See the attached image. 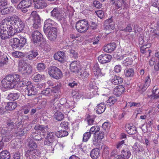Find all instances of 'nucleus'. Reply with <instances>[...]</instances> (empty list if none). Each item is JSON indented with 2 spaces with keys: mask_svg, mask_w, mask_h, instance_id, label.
I'll return each instance as SVG.
<instances>
[{
  "mask_svg": "<svg viewBox=\"0 0 159 159\" xmlns=\"http://www.w3.org/2000/svg\"><path fill=\"white\" fill-rule=\"evenodd\" d=\"M7 23L2 22L0 25V36L2 40L10 38L16 33L22 31L25 25L16 15H12L6 19Z\"/></svg>",
  "mask_w": 159,
  "mask_h": 159,
  "instance_id": "obj_1",
  "label": "nucleus"
},
{
  "mask_svg": "<svg viewBox=\"0 0 159 159\" xmlns=\"http://www.w3.org/2000/svg\"><path fill=\"white\" fill-rule=\"evenodd\" d=\"M20 76L17 74L7 75L2 80V86L5 89H13L19 82Z\"/></svg>",
  "mask_w": 159,
  "mask_h": 159,
  "instance_id": "obj_2",
  "label": "nucleus"
},
{
  "mask_svg": "<svg viewBox=\"0 0 159 159\" xmlns=\"http://www.w3.org/2000/svg\"><path fill=\"white\" fill-rule=\"evenodd\" d=\"M88 21L85 19L80 20L76 23V28L80 33L86 31L89 28Z\"/></svg>",
  "mask_w": 159,
  "mask_h": 159,
  "instance_id": "obj_3",
  "label": "nucleus"
},
{
  "mask_svg": "<svg viewBox=\"0 0 159 159\" xmlns=\"http://www.w3.org/2000/svg\"><path fill=\"white\" fill-rule=\"evenodd\" d=\"M32 3L31 0H21L18 4L17 8L20 9L23 12L25 13L28 11L27 8L31 6Z\"/></svg>",
  "mask_w": 159,
  "mask_h": 159,
  "instance_id": "obj_4",
  "label": "nucleus"
},
{
  "mask_svg": "<svg viewBox=\"0 0 159 159\" xmlns=\"http://www.w3.org/2000/svg\"><path fill=\"white\" fill-rule=\"evenodd\" d=\"M48 74L50 76L57 79H60L62 75L61 70L55 66H53L50 68Z\"/></svg>",
  "mask_w": 159,
  "mask_h": 159,
  "instance_id": "obj_5",
  "label": "nucleus"
},
{
  "mask_svg": "<svg viewBox=\"0 0 159 159\" xmlns=\"http://www.w3.org/2000/svg\"><path fill=\"white\" fill-rule=\"evenodd\" d=\"M45 33L47 34V37L50 40L53 41L57 38V29L54 27H52L50 29L48 30V31L45 32V30H44Z\"/></svg>",
  "mask_w": 159,
  "mask_h": 159,
  "instance_id": "obj_6",
  "label": "nucleus"
},
{
  "mask_svg": "<svg viewBox=\"0 0 159 159\" xmlns=\"http://www.w3.org/2000/svg\"><path fill=\"white\" fill-rule=\"evenodd\" d=\"M50 13L52 16L56 18L59 21L61 20L62 18H63L62 15L66 14L65 13L61 12L60 9L58 7L54 8Z\"/></svg>",
  "mask_w": 159,
  "mask_h": 159,
  "instance_id": "obj_7",
  "label": "nucleus"
},
{
  "mask_svg": "<svg viewBox=\"0 0 159 159\" xmlns=\"http://www.w3.org/2000/svg\"><path fill=\"white\" fill-rule=\"evenodd\" d=\"M6 0H0V13L2 15H5L9 13L11 10V7L3 8L4 6L7 5Z\"/></svg>",
  "mask_w": 159,
  "mask_h": 159,
  "instance_id": "obj_8",
  "label": "nucleus"
},
{
  "mask_svg": "<svg viewBox=\"0 0 159 159\" xmlns=\"http://www.w3.org/2000/svg\"><path fill=\"white\" fill-rule=\"evenodd\" d=\"M34 22L33 27L35 29H38L40 26V19L39 15L35 12H33L31 15Z\"/></svg>",
  "mask_w": 159,
  "mask_h": 159,
  "instance_id": "obj_9",
  "label": "nucleus"
},
{
  "mask_svg": "<svg viewBox=\"0 0 159 159\" xmlns=\"http://www.w3.org/2000/svg\"><path fill=\"white\" fill-rule=\"evenodd\" d=\"M25 87L26 89L25 91L27 93L28 96L34 95L36 93V89L31 84V82H28Z\"/></svg>",
  "mask_w": 159,
  "mask_h": 159,
  "instance_id": "obj_10",
  "label": "nucleus"
},
{
  "mask_svg": "<svg viewBox=\"0 0 159 159\" xmlns=\"http://www.w3.org/2000/svg\"><path fill=\"white\" fill-rule=\"evenodd\" d=\"M150 99L153 102L159 101V89L157 87H153L152 94L150 96Z\"/></svg>",
  "mask_w": 159,
  "mask_h": 159,
  "instance_id": "obj_11",
  "label": "nucleus"
},
{
  "mask_svg": "<svg viewBox=\"0 0 159 159\" xmlns=\"http://www.w3.org/2000/svg\"><path fill=\"white\" fill-rule=\"evenodd\" d=\"M11 138L10 132L4 129H2L0 132V141L7 142Z\"/></svg>",
  "mask_w": 159,
  "mask_h": 159,
  "instance_id": "obj_12",
  "label": "nucleus"
},
{
  "mask_svg": "<svg viewBox=\"0 0 159 159\" xmlns=\"http://www.w3.org/2000/svg\"><path fill=\"white\" fill-rule=\"evenodd\" d=\"M32 40L34 43H37L43 39V35L37 30L35 31L32 34Z\"/></svg>",
  "mask_w": 159,
  "mask_h": 159,
  "instance_id": "obj_13",
  "label": "nucleus"
},
{
  "mask_svg": "<svg viewBox=\"0 0 159 159\" xmlns=\"http://www.w3.org/2000/svg\"><path fill=\"white\" fill-rule=\"evenodd\" d=\"M111 56L109 55L103 54L98 57V60L101 64L106 63L110 61Z\"/></svg>",
  "mask_w": 159,
  "mask_h": 159,
  "instance_id": "obj_14",
  "label": "nucleus"
},
{
  "mask_svg": "<svg viewBox=\"0 0 159 159\" xmlns=\"http://www.w3.org/2000/svg\"><path fill=\"white\" fill-rule=\"evenodd\" d=\"M116 47L115 43H111L105 45L103 48V50L107 52H111L114 51Z\"/></svg>",
  "mask_w": 159,
  "mask_h": 159,
  "instance_id": "obj_15",
  "label": "nucleus"
},
{
  "mask_svg": "<svg viewBox=\"0 0 159 159\" xmlns=\"http://www.w3.org/2000/svg\"><path fill=\"white\" fill-rule=\"evenodd\" d=\"M125 90V89L122 85L116 86L114 89L113 93L117 96H119L123 93Z\"/></svg>",
  "mask_w": 159,
  "mask_h": 159,
  "instance_id": "obj_16",
  "label": "nucleus"
},
{
  "mask_svg": "<svg viewBox=\"0 0 159 159\" xmlns=\"http://www.w3.org/2000/svg\"><path fill=\"white\" fill-rule=\"evenodd\" d=\"M54 24V22L51 19H49L47 20L44 22V30H45V32H46V31H48V30L50 29L51 28L53 27Z\"/></svg>",
  "mask_w": 159,
  "mask_h": 159,
  "instance_id": "obj_17",
  "label": "nucleus"
},
{
  "mask_svg": "<svg viewBox=\"0 0 159 159\" xmlns=\"http://www.w3.org/2000/svg\"><path fill=\"white\" fill-rule=\"evenodd\" d=\"M34 3V7L37 9L44 8L47 5V3L42 0H37Z\"/></svg>",
  "mask_w": 159,
  "mask_h": 159,
  "instance_id": "obj_18",
  "label": "nucleus"
},
{
  "mask_svg": "<svg viewBox=\"0 0 159 159\" xmlns=\"http://www.w3.org/2000/svg\"><path fill=\"white\" fill-rule=\"evenodd\" d=\"M26 159H37L38 155L35 153V151L28 150L25 154Z\"/></svg>",
  "mask_w": 159,
  "mask_h": 159,
  "instance_id": "obj_19",
  "label": "nucleus"
},
{
  "mask_svg": "<svg viewBox=\"0 0 159 159\" xmlns=\"http://www.w3.org/2000/svg\"><path fill=\"white\" fill-rule=\"evenodd\" d=\"M19 43V39L16 38L11 39L10 40V45L13 49H16L18 48H20Z\"/></svg>",
  "mask_w": 159,
  "mask_h": 159,
  "instance_id": "obj_20",
  "label": "nucleus"
},
{
  "mask_svg": "<svg viewBox=\"0 0 159 159\" xmlns=\"http://www.w3.org/2000/svg\"><path fill=\"white\" fill-rule=\"evenodd\" d=\"M80 68V63L78 62L74 61L70 64V70L73 72H78Z\"/></svg>",
  "mask_w": 159,
  "mask_h": 159,
  "instance_id": "obj_21",
  "label": "nucleus"
},
{
  "mask_svg": "<svg viewBox=\"0 0 159 159\" xmlns=\"http://www.w3.org/2000/svg\"><path fill=\"white\" fill-rule=\"evenodd\" d=\"M17 104L16 102H9L7 103L5 108L6 110L12 111L17 107Z\"/></svg>",
  "mask_w": 159,
  "mask_h": 159,
  "instance_id": "obj_22",
  "label": "nucleus"
},
{
  "mask_svg": "<svg viewBox=\"0 0 159 159\" xmlns=\"http://www.w3.org/2000/svg\"><path fill=\"white\" fill-rule=\"evenodd\" d=\"M54 59L61 62H64V52L61 51L58 52L57 53L54 55Z\"/></svg>",
  "mask_w": 159,
  "mask_h": 159,
  "instance_id": "obj_23",
  "label": "nucleus"
},
{
  "mask_svg": "<svg viewBox=\"0 0 159 159\" xmlns=\"http://www.w3.org/2000/svg\"><path fill=\"white\" fill-rule=\"evenodd\" d=\"M121 155L123 156L124 158H129L131 155V153L129 149L126 146L124 148H123L121 152Z\"/></svg>",
  "mask_w": 159,
  "mask_h": 159,
  "instance_id": "obj_24",
  "label": "nucleus"
},
{
  "mask_svg": "<svg viewBox=\"0 0 159 159\" xmlns=\"http://www.w3.org/2000/svg\"><path fill=\"white\" fill-rule=\"evenodd\" d=\"M125 128L126 131L129 134H134L136 133L137 129L134 126L128 124L126 125H125Z\"/></svg>",
  "mask_w": 159,
  "mask_h": 159,
  "instance_id": "obj_25",
  "label": "nucleus"
},
{
  "mask_svg": "<svg viewBox=\"0 0 159 159\" xmlns=\"http://www.w3.org/2000/svg\"><path fill=\"white\" fill-rule=\"evenodd\" d=\"M17 127V130L18 131L16 133V134L17 135H19L20 136H21L24 135V134H25L24 133V129L22 127V125L21 124V122L20 121L18 122V124H16Z\"/></svg>",
  "mask_w": 159,
  "mask_h": 159,
  "instance_id": "obj_26",
  "label": "nucleus"
},
{
  "mask_svg": "<svg viewBox=\"0 0 159 159\" xmlns=\"http://www.w3.org/2000/svg\"><path fill=\"white\" fill-rule=\"evenodd\" d=\"M110 81L112 84L117 85L121 84L123 81V79L119 76H115L111 79Z\"/></svg>",
  "mask_w": 159,
  "mask_h": 159,
  "instance_id": "obj_27",
  "label": "nucleus"
},
{
  "mask_svg": "<svg viewBox=\"0 0 159 159\" xmlns=\"http://www.w3.org/2000/svg\"><path fill=\"white\" fill-rule=\"evenodd\" d=\"M93 71L94 74L97 76H101L102 73L101 72V69L99 68V65L96 63L94 65L93 68Z\"/></svg>",
  "mask_w": 159,
  "mask_h": 159,
  "instance_id": "obj_28",
  "label": "nucleus"
},
{
  "mask_svg": "<svg viewBox=\"0 0 159 159\" xmlns=\"http://www.w3.org/2000/svg\"><path fill=\"white\" fill-rule=\"evenodd\" d=\"M106 108L105 104L103 103H101L96 107V112L97 113L101 114L104 111Z\"/></svg>",
  "mask_w": 159,
  "mask_h": 159,
  "instance_id": "obj_29",
  "label": "nucleus"
},
{
  "mask_svg": "<svg viewBox=\"0 0 159 159\" xmlns=\"http://www.w3.org/2000/svg\"><path fill=\"white\" fill-rule=\"evenodd\" d=\"M133 150H134L136 152H138L139 154L143 152L144 150V148L143 146L136 143H135L133 147Z\"/></svg>",
  "mask_w": 159,
  "mask_h": 159,
  "instance_id": "obj_30",
  "label": "nucleus"
},
{
  "mask_svg": "<svg viewBox=\"0 0 159 159\" xmlns=\"http://www.w3.org/2000/svg\"><path fill=\"white\" fill-rule=\"evenodd\" d=\"M34 129L36 130H39L42 133L47 132L48 130V128L47 126L36 125L34 127Z\"/></svg>",
  "mask_w": 159,
  "mask_h": 159,
  "instance_id": "obj_31",
  "label": "nucleus"
},
{
  "mask_svg": "<svg viewBox=\"0 0 159 159\" xmlns=\"http://www.w3.org/2000/svg\"><path fill=\"white\" fill-rule=\"evenodd\" d=\"M100 156V151L98 148L93 149L90 153V156L93 159L98 158Z\"/></svg>",
  "mask_w": 159,
  "mask_h": 159,
  "instance_id": "obj_32",
  "label": "nucleus"
},
{
  "mask_svg": "<svg viewBox=\"0 0 159 159\" xmlns=\"http://www.w3.org/2000/svg\"><path fill=\"white\" fill-rule=\"evenodd\" d=\"M27 64V63L24 61H20L19 62L18 66L19 71L23 73Z\"/></svg>",
  "mask_w": 159,
  "mask_h": 159,
  "instance_id": "obj_33",
  "label": "nucleus"
},
{
  "mask_svg": "<svg viewBox=\"0 0 159 159\" xmlns=\"http://www.w3.org/2000/svg\"><path fill=\"white\" fill-rule=\"evenodd\" d=\"M10 153L7 151H2L0 153V159H10Z\"/></svg>",
  "mask_w": 159,
  "mask_h": 159,
  "instance_id": "obj_34",
  "label": "nucleus"
},
{
  "mask_svg": "<svg viewBox=\"0 0 159 159\" xmlns=\"http://www.w3.org/2000/svg\"><path fill=\"white\" fill-rule=\"evenodd\" d=\"M68 134V133L66 131L61 130L56 132L55 135L58 138H61L66 136Z\"/></svg>",
  "mask_w": 159,
  "mask_h": 159,
  "instance_id": "obj_35",
  "label": "nucleus"
},
{
  "mask_svg": "<svg viewBox=\"0 0 159 159\" xmlns=\"http://www.w3.org/2000/svg\"><path fill=\"white\" fill-rule=\"evenodd\" d=\"M19 96L20 93H12L8 94V97L9 100H15L17 99Z\"/></svg>",
  "mask_w": 159,
  "mask_h": 159,
  "instance_id": "obj_36",
  "label": "nucleus"
},
{
  "mask_svg": "<svg viewBox=\"0 0 159 159\" xmlns=\"http://www.w3.org/2000/svg\"><path fill=\"white\" fill-rule=\"evenodd\" d=\"M124 73L126 77H131L134 75V69L132 68L126 69L124 71Z\"/></svg>",
  "mask_w": 159,
  "mask_h": 159,
  "instance_id": "obj_37",
  "label": "nucleus"
},
{
  "mask_svg": "<svg viewBox=\"0 0 159 159\" xmlns=\"http://www.w3.org/2000/svg\"><path fill=\"white\" fill-rule=\"evenodd\" d=\"M54 117L56 120L58 121H61L64 118V115L61 112L57 111L55 113Z\"/></svg>",
  "mask_w": 159,
  "mask_h": 159,
  "instance_id": "obj_38",
  "label": "nucleus"
},
{
  "mask_svg": "<svg viewBox=\"0 0 159 159\" xmlns=\"http://www.w3.org/2000/svg\"><path fill=\"white\" fill-rule=\"evenodd\" d=\"M125 142L124 140L117 142L116 144V147L118 149V150L120 149L125 148L127 146L125 144Z\"/></svg>",
  "mask_w": 159,
  "mask_h": 159,
  "instance_id": "obj_39",
  "label": "nucleus"
},
{
  "mask_svg": "<svg viewBox=\"0 0 159 159\" xmlns=\"http://www.w3.org/2000/svg\"><path fill=\"white\" fill-rule=\"evenodd\" d=\"M59 97V95L56 94V95L55 96V98L53 99L50 101V103L53 104L56 109H57L58 108L57 106L56 105L59 103V101L58 99V98Z\"/></svg>",
  "mask_w": 159,
  "mask_h": 159,
  "instance_id": "obj_40",
  "label": "nucleus"
},
{
  "mask_svg": "<svg viewBox=\"0 0 159 159\" xmlns=\"http://www.w3.org/2000/svg\"><path fill=\"white\" fill-rule=\"evenodd\" d=\"M28 146L30 149V150H34L35 152V149L37 148V145L36 143L33 140H30L29 142Z\"/></svg>",
  "mask_w": 159,
  "mask_h": 159,
  "instance_id": "obj_41",
  "label": "nucleus"
},
{
  "mask_svg": "<svg viewBox=\"0 0 159 159\" xmlns=\"http://www.w3.org/2000/svg\"><path fill=\"white\" fill-rule=\"evenodd\" d=\"M14 120H11L10 119H9L8 120L7 122V125L11 129L13 128L15 125H16V124H18V122H16V124L14 123Z\"/></svg>",
  "mask_w": 159,
  "mask_h": 159,
  "instance_id": "obj_42",
  "label": "nucleus"
},
{
  "mask_svg": "<svg viewBox=\"0 0 159 159\" xmlns=\"http://www.w3.org/2000/svg\"><path fill=\"white\" fill-rule=\"evenodd\" d=\"M100 128L98 125H95L92 126L90 129V132L91 133H93L96 134L99 132Z\"/></svg>",
  "mask_w": 159,
  "mask_h": 159,
  "instance_id": "obj_43",
  "label": "nucleus"
},
{
  "mask_svg": "<svg viewBox=\"0 0 159 159\" xmlns=\"http://www.w3.org/2000/svg\"><path fill=\"white\" fill-rule=\"evenodd\" d=\"M25 69L23 72V73H27L28 74H30L31 73L32 71V67L28 63L27 64Z\"/></svg>",
  "mask_w": 159,
  "mask_h": 159,
  "instance_id": "obj_44",
  "label": "nucleus"
},
{
  "mask_svg": "<svg viewBox=\"0 0 159 159\" xmlns=\"http://www.w3.org/2000/svg\"><path fill=\"white\" fill-rule=\"evenodd\" d=\"M44 77V76L43 75H41L39 74H38L34 76L33 78V80L35 82H38L41 81Z\"/></svg>",
  "mask_w": 159,
  "mask_h": 159,
  "instance_id": "obj_45",
  "label": "nucleus"
},
{
  "mask_svg": "<svg viewBox=\"0 0 159 159\" xmlns=\"http://www.w3.org/2000/svg\"><path fill=\"white\" fill-rule=\"evenodd\" d=\"M46 68L45 64L43 63H39L37 64L36 68L37 70L39 71H42L43 70Z\"/></svg>",
  "mask_w": 159,
  "mask_h": 159,
  "instance_id": "obj_46",
  "label": "nucleus"
},
{
  "mask_svg": "<svg viewBox=\"0 0 159 159\" xmlns=\"http://www.w3.org/2000/svg\"><path fill=\"white\" fill-rule=\"evenodd\" d=\"M12 56L16 58H21L24 56V53L19 51H15L11 53Z\"/></svg>",
  "mask_w": 159,
  "mask_h": 159,
  "instance_id": "obj_47",
  "label": "nucleus"
},
{
  "mask_svg": "<svg viewBox=\"0 0 159 159\" xmlns=\"http://www.w3.org/2000/svg\"><path fill=\"white\" fill-rule=\"evenodd\" d=\"M39 54L37 52H32L31 53L28 55L27 58L30 60H32L35 58L36 56L38 55Z\"/></svg>",
  "mask_w": 159,
  "mask_h": 159,
  "instance_id": "obj_48",
  "label": "nucleus"
},
{
  "mask_svg": "<svg viewBox=\"0 0 159 159\" xmlns=\"http://www.w3.org/2000/svg\"><path fill=\"white\" fill-rule=\"evenodd\" d=\"M91 136L90 132H86L83 135V140L84 142H87L90 138Z\"/></svg>",
  "mask_w": 159,
  "mask_h": 159,
  "instance_id": "obj_49",
  "label": "nucleus"
},
{
  "mask_svg": "<svg viewBox=\"0 0 159 159\" xmlns=\"http://www.w3.org/2000/svg\"><path fill=\"white\" fill-rule=\"evenodd\" d=\"M117 101L116 99L113 97H110L107 101V103L109 105L111 106L113 105Z\"/></svg>",
  "mask_w": 159,
  "mask_h": 159,
  "instance_id": "obj_50",
  "label": "nucleus"
},
{
  "mask_svg": "<svg viewBox=\"0 0 159 159\" xmlns=\"http://www.w3.org/2000/svg\"><path fill=\"white\" fill-rule=\"evenodd\" d=\"M132 61L131 58H127L123 61L122 64L125 66L131 64Z\"/></svg>",
  "mask_w": 159,
  "mask_h": 159,
  "instance_id": "obj_51",
  "label": "nucleus"
},
{
  "mask_svg": "<svg viewBox=\"0 0 159 159\" xmlns=\"http://www.w3.org/2000/svg\"><path fill=\"white\" fill-rule=\"evenodd\" d=\"M31 136L33 139L35 140L39 141L42 139V138L40 135L38 133H34L32 134Z\"/></svg>",
  "mask_w": 159,
  "mask_h": 159,
  "instance_id": "obj_52",
  "label": "nucleus"
},
{
  "mask_svg": "<svg viewBox=\"0 0 159 159\" xmlns=\"http://www.w3.org/2000/svg\"><path fill=\"white\" fill-rule=\"evenodd\" d=\"M20 43L19 45H20V48L23 47L26 43V39L23 37L20 38V39H19Z\"/></svg>",
  "mask_w": 159,
  "mask_h": 159,
  "instance_id": "obj_53",
  "label": "nucleus"
},
{
  "mask_svg": "<svg viewBox=\"0 0 159 159\" xmlns=\"http://www.w3.org/2000/svg\"><path fill=\"white\" fill-rule=\"evenodd\" d=\"M95 116H91L88 120V122L89 125H91L94 124H95L96 123L94 121V119Z\"/></svg>",
  "mask_w": 159,
  "mask_h": 159,
  "instance_id": "obj_54",
  "label": "nucleus"
},
{
  "mask_svg": "<svg viewBox=\"0 0 159 159\" xmlns=\"http://www.w3.org/2000/svg\"><path fill=\"white\" fill-rule=\"evenodd\" d=\"M41 45H42V47L45 51L46 52H48L51 49V46L48 43H45L44 44L43 43V44H41Z\"/></svg>",
  "mask_w": 159,
  "mask_h": 159,
  "instance_id": "obj_55",
  "label": "nucleus"
},
{
  "mask_svg": "<svg viewBox=\"0 0 159 159\" xmlns=\"http://www.w3.org/2000/svg\"><path fill=\"white\" fill-rule=\"evenodd\" d=\"M105 28L109 30H112L115 28V24L114 23H111L109 25H107L105 26Z\"/></svg>",
  "mask_w": 159,
  "mask_h": 159,
  "instance_id": "obj_56",
  "label": "nucleus"
},
{
  "mask_svg": "<svg viewBox=\"0 0 159 159\" xmlns=\"http://www.w3.org/2000/svg\"><path fill=\"white\" fill-rule=\"evenodd\" d=\"M68 125V122L65 121H63L61 123L60 126L61 128L66 130L68 129L69 128Z\"/></svg>",
  "mask_w": 159,
  "mask_h": 159,
  "instance_id": "obj_57",
  "label": "nucleus"
},
{
  "mask_svg": "<svg viewBox=\"0 0 159 159\" xmlns=\"http://www.w3.org/2000/svg\"><path fill=\"white\" fill-rule=\"evenodd\" d=\"M157 30H153V31H151V34L153 38H155L158 37L159 35V32H157Z\"/></svg>",
  "mask_w": 159,
  "mask_h": 159,
  "instance_id": "obj_58",
  "label": "nucleus"
},
{
  "mask_svg": "<svg viewBox=\"0 0 159 159\" xmlns=\"http://www.w3.org/2000/svg\"><path fill=\"white\" fill-rule=\"evenodd\" d=\"M51 89L50 88H46L45 90H43V91L39 92V93L41 94H43L45 95H47L51 91Z\"/></svg>",
  "mask_w": 159,
  "mask_h": 159,
  "instance_id": "obj_59",
  "label": "nucleus"
},
{
  "mask_svg": "<svg viewBox=\"0 0 159 159\" xmlns=\"http://www.w3.org/2000/svg\"><path fill=\"white\" fill-rule=\"evenodd\" d=\"M53 142V140L52 139H48L46 138L44 142L45 144L48 146H51L52 145Z\"/></svg>",
  "mask_w": 159,
  "mask_h": 159,
  "instance_id": "obj_60",
  "label": "nucleus"
},
{
  "mask_svg": "<svg viewBox=\"0 0 159 159\" xmlns=\"http://www.w3.org/2000/svg\"><path fill=\"white\" fill-rule=\"evenodd\" d=\"M121 70V67L120 65H116V66L114 69V71L116 73L120 72Z\"/></svg>",
  "mask_w": 159,
  "mask_h": 159,
  "instance_id": "obj_61",
  "label": "nucleus"
},
{
  "mask_svg": "<svg viewBox=\"0 0 159 159\" xmlns=\"http://www.w3.org/2000/svg\"><path fill=\"white\" fill-rule=\"evenodd\" d=\"M97 86L95 85V83L94 82H91L89 84V89L90 91H92V89H96Z\"/></svg>",
  "mask_w": 159,
  "mask_h": 159,
  "instance_id": "obj_62",
  "label": "nucleus"
},
{
  "mask_svg": "<svg viewBox=\"0 0 159 159\" xmlns=\"http://www.w3.org/2000/svg\"><path fill=\"white\" fill-rule=\"evenodd\" d=\"M93 3L94 6L96 8H100L102 7V4L98 1H95Z\"/></svg>",
  "mask_w": 159,
  "mask_h": 159,
  "instance_id": "obj_63",
  "label": "nucleus"
},
{
  "mask_svg": "<svg viewBox=\"0 0 159 159\" xmlns=\"http://www.w3.org/2000/svg\"><path fill=\"white\" fill-rule=\"evenodd\" d=\"M96 14L100 18H102L104 17V12L101 10L97 11L96 12Z\"/></svg>",
  "mask_w": 159,
  "mask_h": 159,
  "instance_id": "obj_64",
  "label": "nucleus"
}]
</instances>
